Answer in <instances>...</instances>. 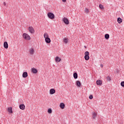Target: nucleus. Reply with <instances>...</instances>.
<instances>
[{
	"mask_svg": "<svg viewBox=\"0 0 124 124\" xmlns=\"http://www.w3.org/2000/svg\"><path fill=\"white\" fill-rule=\"evenodd\" d=\"M44 37L45 39V41L46 43L49 44L51 43V39L49 38V35L47 33H44Z\"/></svg>",
	"mask_w": 124,
	"mask_h": 124,
	"instance_id": "f257e3e1",
	"label": "nucleus"
},
{
	"mask_svg": "<svg viewBox=\"0 0 124 124\" xmlns=\"http://www.w3.org/2000/svg\"><path fill=\"white\" fill-rule=\"evenodd\" d=\"M47 17L49 19L53 20V19H55V15H54V14L52 13L49 12L47 13Z\"/></svg>",
	"mask_w": 124,
	"mask_h": 124,
	"instance_id": "f03ea898",
	"label": "nucleus"
},
{
	"mask_svg": "<svg viewBox=\"0 0 124 124\" xmlns=\"http://www.w3.org/2000/svg\"><path fill=\"white\" fill-rule=\"evenodd\" d=\"M22 36L24 39H26V40H31V37L29 34L24 33L22 35Z\"/></svg>",
	"mask_w": 124,
	"mask_h": 124,
	"instance_id": "7ed1b4c3",
	"label": "nucleus"
},
{
	"mask_svg": "<svg viewBox=\"0 0 124 124\" xmlns=\"http://www.w3.org/2000/svg\"><path fill=\"white\" fill-rule=\"evenodd\" d=\"M62 21L65 24V25H69V20L66 17H64L62 18Z\"/></svg>",
	"mask_w": 124,
	"mask_h": 124,
	"instance_id": "20e7f679",
	"label": "nucleus"
},
{
	"mask_svg": "<svg viewBox=\"0 0 124 124\" xmlns=\"http://www.w3.org/2000/svg\"><path fill=\"white\" fill-rule=\"evenodd\" d=\"M28 29L31 33H34V29L33 27H30Z\"/></svg>",
	"mask_w": 124,
	"mask_h": 124,
	"instance_id": "39448f33",
	"label": "nucleus"
},
{
	"mask_svg": "<svg viewBox=\"0 0 124 124\" xmlns=\"http://www.w3.org/2000/svg\"><path fill=\"white\" fill-rule=\"evenodd\" d=\"M19 108L21 110H25L26 109V106L24 104H20L19 105Z\"/></svg>",
	"mask_w": 124,
	"mask_h": 124,
	"instance_id": "423d86ee",
	"label": "nucleus"
},
{
	"mask_svg": "<svg viewBox=\"0 0 124 124\" xmlns=\"http://www.w3.org/2000/svg\"><path fill=\"white\" fill-rule=\"evenodd\" d=\"M96 113H95L94 111L92 112V118L93 120H95V118L97 116Z\"/></svg>",
	"mask_w": 124,
	"mask_h": 124,
	"instance_id": "0eeeda50",
	"label": "nucleus"
},
{
	"mask_svg": "<svg viewBox=\"0 0 124 124\" xmlns=\"http://www.w3.org/2000/svg\"><path fill=\"white\" fill-rule=\"evenodd\" d=\"M56 93V90H55V89H51L49 90L50 94H54V93Z\"/></svg>",
	"mask_w": 124,
	"mask_h": 124,
	"instance_id": "6e6552de",
	"label": "nucleus"
},
{
	"mask_svg": "<svg viewBox=\"0 0 124 124\" xmlns=\"http://www.w3.org/2000/svg\"><path fill=\"white\" fill-rule=\"evenodd\" d=\"M3 46L5 49H8V43H7V42H4Z\"/></svg>",
	"mask_w": 124,
	"mask_h": 124,
	"instance_id": "1a4fd4ad",
	"label": "nucleus"
},
{
	"mask_svg": "<svg viewBox=\"0 0 124 124\" xmlns=\"http://www.w3.org/2000/svg\"><path fill=\"white\" fill-rule=\"evenodd\" d=\"M29 52L30 53V55H33L34 53V49H33V48H30L29 49Z\"/></svg>",
	"mask_w": 124,
	"mask_h": 124,
	"instance_id": "9d476101",
	"label": "nucleus"
},
{
	"mask_svg": "<svg viewBox=\"0 0 124 124\" xmlns=\"http://www.w3.org/2000/svg\"><path fill=\"white\" fill-rule=\"evenodd\" d=\"M62 61V59L59 57V56H57L55 58V62H60Z\"/></svg>",
	"mask_w": 124,
	"mask_h": 124,
	"instance_id": "9b49d317",
	"label": "nucleus"
},
{
	"mask_svg": "<svg viewBox=\"0 0 124 124\" xmlns=\"http://www.w3.org/2000/svg\"><path fill=\"white\" fill-rule=\"evenodd\" d=\"M22 77H23V78H27V77H28V72H23L22 74Z\"/></svg>",
	"mask_w": 124,
	"mask_h": 124,
	"instance_id": "f8f14e48",
	"label": "nucleus"
},
{
	"mask_svg": "<svg viewBox=\"0 0 124 124\" xmlns=\"http://www.w3.org/2000/svg\"><path fill=\"white\" fill-rule=\"evenodd\" d=\"M60 108L61 109H64V107H65V105H64V103H61L60 105Z\"/></svg>",
	"mask_w": 124,
	"mask_h": 124,
	"instance_id": "ddd939ff",
	"label": "nucleus"
},
{
	"mask_svg": "<svg viewBox=\"0 0 124 124\" xmlns=\"http://www.w3.org/2000/svg\"><path fill=\"white\" fill-rule=\"evenodd\" d=\"M96 84L98 85H102V80H98L96 81Z\"/></svg>",
	"mask_w": 124,
	"mask_h": 124,
	"instance_id": "4468645a",
	"label": "nucleus"
},
{
	"mask_svg": "<svg viewBox=\"0 0 124 124\" xmlns=\"http://www.w3.org/2000/svg\"><path fill=\"white\" fill-rule=\"evenodd\" d=\"M76 86H77V87H79L80 88V87H81V82L79 80H78L76 81Z\"/></svg>",
	"mask_w": 124,
	"mask_h": 124,
	"instance_id": "2eb2a0df",
	"label": "nucleus"
},
{
	"mask_svg": "<svg viewBox=\"0 0 124 124\" xmlns=\"http://www.w3.org/2000/svg\"><path fill=\"white\" fill-rule=\"evenodd\" d=\"M63 42L65 43V44H67L68 43V38H65L63 39Z\"/></svg>",
	"mask_w": 124,
	"mask_h": 124,
	"instance_id": "dca6fc26",
	"label": "nucleus"
},
{
	"mask_svg": "<svg viewBox=\"0 0 124 124\" xmlns=\"http://www.w3.org/2000/svg\"><path fill=\"white\" fill-rule=\"evenodd\" d=\"M31 72H32V73L36 74V73L37 72V69H36L34 68H32L31 69Z\"/></svg>",
	"mask_w": 124,
	"mask_h": 124,
	"instance_id": "f3484780",
	"label": "nucleus"
},
{
	"mask_svg": "<svg viewBox=\"0 0 124 124\" xmlns=\"http://www.w3.org/2000/svg\"><path fill=\"white\" fill-rule=\"evenodd\" d=\"M117 22L119 24H121L123 22V19L121 18V17H118L117 18Z\"/></svg>",
	"mask_w": 124,
	"mask_h": 124,
	"instance_id": "a211bd4d",
	"label": "nucleus"
},
{
	"mask_svg": "<svg viewBox=\"0 0 124 124\" xmlns=\"http://www.w3.org/2000/svg\"><path fill=\"white\" fill-rule=\"evenodd\" d=\"M8 112H9V113H10L11 114L13 113V111H12V107L8 108Z\"/></svg>",
	"mask_w": 124,
	"mask_h": 124,
	"instance_id": "6ab92c4d",
	"label": "nucleus"
},
{
	"mask_svg": "<svg viewBox=\"0 0 124 124\" xmlns=\"http://www.w3.org/2000/svg\"><path fill=\"white\" fill-rule=\"evenodd\" d=\"M73 76L74 79H77L78 78V74H77V73H74L73 74Z\"/></svg>",
	"mask_w": 124,
	"mask_h": 124,
	"instance_id": "aec40b11",
	"label": "nucleus"
},
{
	"mask_svg": "<svg viewBox=\"0 0 124 124\" xmlns=\"http://www.w3.org/2000/svg\"><path fill=\"white\" fill-rule=\"evenodd\" d=\"M84 59L85 61H89V60H90V56L87 55H85Z\"/></svg>",
	"mask_w": 124,
	"mask_h": 124,
	"instance_id": "412c9836",
	"label": "nucleus"
},
{
	"mask_svg": "<svg viewBox=\"0 0 124 124\" xmlns=\"http://www.w3.org/2000/svg\"><path fill=\"white\" fill-rule=\"evenodd\" d=\"M110 37V35L109 34H106L105 35V38L106 39H109V38Z\"/></svg>",
	"mask_w": 124,
	"mask_h": 124,
	"instance_id": "4be33fe9",
	"label": "nucleus"
},
{
	"mask_svg": "<svg viewBox=\"0 0 124 124\" xmlns=\"http://www.w3.org/2000/svg\"><path fill=\"white\" fill-rule=\"evenodd\" d=\"M106 79H107V81L110 82V81H111V77H110V76H108L106 77Z\"/></svg>",
	"mask_w": 124,
	"mask_h": 124,
	"instance_id": "5701e85b",
	"label": "nucleus"
},
{
	"mask_svg": "<svg viewBox=\"0 0 124 124\" xmlns=\"http://www.w3.org/2000/svg\"><path fill=\"white\" fill-rule=\"evenodd\" d=\"M84 55L85 56H90V52H89V51H86Z\"/></svg>",
	"mask_w": 124,
	"mask_h": 124,
	"instance_id": "b1692460",
	"label": "nucleus"
},
{
	"mask_svg": "<svg viewBox=\"0 0 124 124\" xmlns=\"http://www.w3.org/2000/svg\"><path fill=\"white\" fill-rule=\"evenodd\" d=\"M47 112H48V113H49V114H51V113H52V109L48 108V110H47Z\"/></svg>",
	"mask_w": 124,
	"mask_h": 124,
	"instance_id": "393cba45",
	"label": "nucleus"
},
{
	"mask_svg": "<svg viewBox=\"0 0 124 124\" xmlns=\"http://www.w3.org/2000/svg\"><path fill=\"white\" fill-rule=\"evenodd\" d=\"M121 86L122 87H124V81H122V82H121Z\"/></svg>",
	"mask_w": 124,
	"mask_h": 124,
	"instance_id": "a878e982",
	"label": "nucleus"
},
{
	"mask_svg": "<svg viewBox=\"0 0 124 124\" xmlns=\"http://www.w3.org/2000/svg\"><path fill=\"white\" fill-rule=\"evenodd\" d=\"M99 8H100L101 9H103V5H102V4H100Z\"/></svg>",
	"mask_w": 124,
	"mask_h": 124,
	"instance_id": "bb28decb",
	"label": "nucleus"
},
{
	"mask_svg": "<svg viewBox=\"0 0 124 124\" xmlns=\"http://www.w3.org/2000/svg\"><path fill=\"white\" fill-rule=\"evenodd\" d=\"M85 12L86 13H89V9H88L87 8H85Z\"/></svg>",
	"mask_w": 124,
	"mask_h": 124,
	"instance_id": "cd10ccee",
	"label": "nucleus"
},
{
	"mask_svg": "<svg viewBox=\"0 0 124 124\" xmlns=\"http://www.w3.org/2000/svg\"><path fill=\"white\" fill-rule=\"evenodd\" d=\"M93 95H90L89 96V99H93Z\"/></svg>",
	"mask_w": 124,
	"mask_h": 124,
	"instance_id": "c85d7f7f",
	"label": "nucleus"
},
{
	"mask_svg": "<svg viewBox=\"0 0 124 124\" xmlns=\"http://www.w3.org/2000/svg\"><path fill=\"white\" fill-rule=\"evenodd\" d=\"M62 2H66V0H62Z\"/></svg>",
	"mask_w": 124,
	"mask_h": 124,
	"instance_id": "c756f323",
	"label": "nucleus"
},
{
	"mask_svg": "<svg viewBox=\"0 0 124 124\" xmlns=\"http://www.w3.org/2000/svg\"><path fill=\"white\" fill-rule=\"evenodd\" d=\"M100 67H102V68L103 67V64H101Z\"/></svg>",
	"mask_w": 124,
	"mask_h": 124,
	"instance_id": "7c9ffc66",
	"label": "nucleus"
},
{
	"mask_svg": "<svg viewBox=\"0 0 124 124\" xmlns=\"http://www.w3.org/2000/svg\"><path fill=\"white\" fill-rule=\"evenodd\" d=\"M3 5H6V3H5V2H4L3 3Z\"/></svg>",
	"mask_w": 124,
	"mask_h": 124,
	"instance_id": "2f4dec72",
	"label": "nucleus"
},
{
	"mask_svg": "<svg viewBox=\"0 0 124 124\" xmlns=\"http://www.w3.org/2000/svg\"><path fill=\"white\" fill-rule=\"evenodd\" d=\"M84 48H87V46H84Z\"/></svg>",
	"mask_w": 124,
	"mask_h": 124,
	"instance_id": "473e14b6",
	"label": "nucleus"
}]
</instances>
